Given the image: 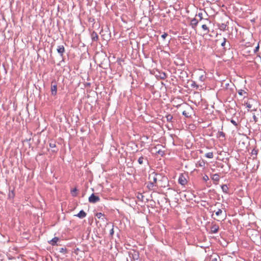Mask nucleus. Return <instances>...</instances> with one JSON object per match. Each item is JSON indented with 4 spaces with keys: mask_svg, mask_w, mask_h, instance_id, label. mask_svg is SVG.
Instances as JSON below:
<instances>
[{
    "mask_svg": "<svg viewBox=\"0 0 261 261\" xmlns=\"http://www.w3.org/2000/svg\"><path fill=\"white\" fill-rule=\"evenodd\" d=\"M156 176L157 174L152 171L149 173L148 177V179L149 180V181H148V189H154L153 188L156 186Z\"/></svg>",
    "mask_w": 261,
    "mask_h": 261,
    "instance_id": "nucleus-1",
    "label": "nucleus"
},
{
    "mask_svg": "<svg viewBox=\"0 0 261 261\" xmlns=\"http://www.w3.org/2000/svg\"><path fill=\"white\" fill-rule=\"evenodd\" d=\"M100 201V198L94 195V194H92L89 197V201L90 203H96L97 202H98Z\"/></svg>",
    "mask_w": 261,
    "mask_h": 261,
    "instance_id": "nucleus-2",
    "label": "nucleus"
},
{
    "mask_svg": "<svg viewBox=\"0 0 261 261\" xmlns=\"http://www.w3.org/2000/svg\"><path fill=\"white\" fill-rule=\"evenodd\" d=\"M51 92L52 95H56L57 92V85L56 82H52L51 85Z\"/></svg>",
    "mask_w": 261,
    "mask_h": 261,
    "instance_id": "nucleus-3",
    "label": "nucleus"
},
{
    "mask_svg": "<svg viewBox=\"0 0 261 261\" xmlns=\"http://www.w3.org/2000/svg\"><path fill=\"white\" fill-rule=\"evenodd\" d=\"M178 182L182 186H185L187 183V180L184 174H181L180 175L178 178Z\"/></svg>",
    "mask_w": 261,
    "mask_h": 261,
    "instance_id": "nucleus-4",
    "label": "nucleus"
},
{
    "mask_svg": "<svg viewBox=\"0 0 261 261\" xmlns=\"http://www.w3.org/2000/svg\"><path fill=\"white\" fill-rule=\"evenodd\" d=\"M219 229V226L218 224L215 223H212L211 227V233H217Z\"/></svg>",
    "mask_w": 261,
    "mask_h": 261,
    "instance_id": "nucleus-5",
    "label": "nucleus"
},
{
    "mask_svg": "<svg viewBox=\"0 0 261 261\" xmlns=\"http://www.w3.org/2000/svg\"><path fill=\"white\" fill-rule=\"evenodd\" d=\"M59 240V239L58 237H54L52 240L48 241L49 244L54 246L56 245L58 241Z\"/></svg>",
    "mask_w": 261,
    "mask_h": 261,
    "instance_id": "nucleus-6",
    "label": "nucleus"
},
{
    "mask_svg": "<svg viewBox=\"0 0 261 261\" xmlns=\"http://www.w3.org/2000/svg\"><path fill=\"white\" fill-rule=\"evenodd\" d=\"M80 218H83L86 216V213L83 211L81 210L77 215H75Z\"/></svg>",
    "mask_w": 261,
    "mask_h": 261,
    "instance_id": "nucleus-7",
    "label": "nucleus"
},
{
    "mask_svg": "<svg viewBox=\"0 0 261 261\" xmlns=\"http://www.w3.org/2000/svg\"><path fill=\"white\" fill-rule=\"evenodd\" d=\"M57 51L61 55L65 52V48L63 45L59 46L57 48Z\"/></svg>",
    "mask_w": 261,
    "mask_h": 261,
    "instance_id": "nucleus-8",
    "label": "nucleus"
},
{
    "mask_svg": "<svg viewBox=\"0 0 261 261\" xmlns=\"http://www.w3.org/2000/svg\"><path fill=\"white\" fill-rule=\"evenodd\" d=\"M198 23V21L196 18H193L191 21V25L193 28H195Z\"/></svg>",
    "mask_w": 261,
    "mask_h": 261,
    "instance_id": "nucleus-9",
    "label": "nucleus"
},
{
    "mask_svg": "<svg viewBox=\"0 0 261 261\" xmlns=\"http://www.w3.org/2000/svg\"><path fill=\"white\" fill-rule=\"evenodd\" d=\"M211 178L214 181L218 182L220 179V176L218 174H214L212 175Z\"/></svg>",
    "mask_w": 261,
    "mask_h": 261,
    "instance_id": "nucleus-10",
    "label": "nucleus"
},
{
    "mask_svg": "<svg viewBox=\"0 0 261 261\" xmlns=\"http://www.w3.org/2000/svg\"><path fill=\"white\" fill-rule=\"evenodd\" d=\"M91 38L93 41H97L98 39V36L97 34L95 32H93L91 34Z\"/></svg>",
    "mask_w": 261,
    "mask_h": 261,
    "instance_id": "nucleus-11",
    "label": "nucleus"
},
{
    "mask_svg": "<svg viewBox=\"0 0 261 261\" xmlns=\"http://www.w3.org/2000/svg\"><path fill=\"white\" fill-rule=\"evenodd\" d=\"M211 261H218V259L220 258L218 254H213L211 256Z\"/></svg>",
    "mask_w": 261,
    "mask_h": 261,
    "instance_id": "nucleus-12",
    "label": "nucleus"
},
{
    "mask_svg": "<svg viewBox=\"0 0 261 261\" xmlns=\"http://www.w3.org/2000/svg\"><path fill=\"white\" fill-rule=\"evenodd\" d=\"M205 74L204 72H202L201 74H200L199 76V80L201 82H203L205 80Z\"/></svg>",
    "mask_w": 261,
    "mask_h": 261,
    "instance_id": "nucleus-13",
    "label": "nucleus"
},
{
    "mask_svg": "<svg viewBox=\"0 0 261 261\" xmlns=\"http://www.w3.org/2000/svg\"><path fill=\"white\" fill-rule=\"evenodd\" d=\"M205 156L207 158L212 159L214 157L213 152H207L205 154Z\"/></svg>",
    "mask_w": 261,
    "mask_h": 261,
    "instance_id": "nucleus-14",
    "label": "nucleus"
},
{
    "mask_svg": "<svg viewBox=\"0 0 261 261\" xmlns=\"http://www.w3.org/2000/svg\"><path fill=\"white\" fill-rule=\"evenodd\" d=\"M166 118L168 122H171L173 119V116L171 114H168L166 115Z\"/></svg>",
    "mask_w": 261,
    "mask_h": 261,
    "instance_id": "nucleus-15",
    "label": "nucleus"
},
{
    "mask_svg": "<svg viewBox=\"0 0 261 261\" xmlns=\"http://www.w3.org/2000/svg\"><path fill=\"white\" fill-rule=\"evenodd\" d=\"M202 28L205 32V34L208 33L209 29L206 24H202Z\"/></svg>",
    "mask_w": 261,
    "mask_h": 261,
    "instance_id": "nucleus-16",
    "label": "nucleus"
},
{
    "mask_svg": "<svg viewBox=\"0 0 261 261\" xmlns=\"http://www.w3.org/2000/svg\"><path fill=\"white\" fill-rule=\"evenodd\" d=\"M223 214V212L222 210L218 209V211L216 212V215L219 217L220 216H221Z\"/></svg>",
    "mask_w": 261,
    "mask_h": 261,
    "instance_id": "nucleus-17",
    "label": "nucleus"
},
{
    "mask_svg": "<svg viewBox=\"0 0 261 261\" xmlns=\"http://www.w3.org/2000/svg\"><path fill=\"white\" fill-rule=\"evenodd\" d=\"M144 196L141 193H138L137 195V198L141 201H143Z\"/></svg>",
    "mask_w": 261,
    "mask_h": 261,
    "instance_id": "nucleus-18",
    "label": "nucleus"
},
{
    "mask_svg": "<svg viewBox=\"0 0 261 261\" xmlns=\"http://www.w3.org/2000/svg\"><path fill=\"white\" fill-rule=\"evenodd\" d=\"M71 193L73 196H76L77 195V189L76 188H74L71 191Z\"/></svg>",
    "mask_w": 261,
    "mask_h": 261,
    "instance_id": "nucleus-19",
    "label": "nucleus"
},
{
    "mask_svg": "<svg viewBox=\"0 0 261 261\" xmlns=\"http://www.w3.org/2000/svg\"><path fill=\"white\" fill-rule=\"evenodd\" d=\"M238 93L241 96H244L245 94H246V92L243 90H239Z\"/></svg>",
    "mask_w": 261,
    "mask_h": 261,
    "instance_id": "nucleus-20",
    "label": "nucleus"
},
{
    "mask_svg": "<svg viewBox=\"0 0 261 261\" xmlns=\"http://www.w3.org/2000/svg\"><path fill=\"white\" fill-rule=\"evenodd\" d=\"M143 160H144V158L142 156H141L138 159V163L140 164H142L143 163Z\"/></svg>",
    "mask_w": 261,
    "mask_h": 261,
    "instance_id": "nucleus-21",
    "label": "nucleus"
},
{
    "mask_svg": "<svg viewBox=\"0 0 261 261\" xmlns=\"http://www.w3.org/2000/svg\"><path fill=\"white\" fill-rule=\"evenodd\" d=\"M49 145L50 148H55L56 147V145L54 142L49 143Z\"/></svg>",
    "mask_w": 261,
    "mask_h": 261,
    "instance_id": "nucleus-22",
    "label": "nucleus"
},
{
    "mask_svg": "<svg viewBox=\"0 0 261 261\" xmlns=\"http://www.w3.org/2000/svg\"><path fill=\"white\" fill-rule=\"evenodd\" d=\"M182 113V115H184L187 117H188L189 116V113H187L186 111H184Z\"/></svg>",
    "mask_w": 261,
    "mask_h": 261,
    "instance_id": "nucleus-23",
    "label": "nucleus"
},
{
    "mask_svg": "<svg viewBox=\"0 0 261 261\" xmlns=\"http://www.w3.org/2000/svg\"><path fill=\"white\" fill-rule=\"evenodd\" d=\"M246 107L248 108V109H251L252 108V105L249 102H247L246 103Z\"/></svg>",
    "mask_w": 261,
    "mask_h": 261,
    "instance_id": "nucleus-24",
    "label": "nucleus"
},
{
    "mask_svg": "<svg viewBox=\"0 0 261 261\" xmlns=\"http://www.w3.org/2000/svg\"><path fill=\"white\" fill-rule=\"evenodd\" d=\"M168 36V34L166 33H164L163 35H162L161 36V37L163 39H165L166 37Z\"/></svg>",
    "mask_w": 261,
    "mask_h": 261,
    "instance_id": "nucleus-25",
    "label": "nucleus"
},
{
    "mask_svg": "<svg viewBox=\"0 0 261 261\" xmlns=\"http://www.w3.org/2000/svg\"><path fill=\"white\" fill-rule=\"evenodd\" d=\"M103 215V214L101 213H98L96 214V216L98 218H100Z\"/></svg>",
    "mask_w": 261,
    "mask_h": 261,
    "instance_id": "nucleus-26",
    "label": "nucleus"
},
{
    "mask_svg": "<svg viewBox=\"0 0 261 261\" xmlns=\"http://www.w3.org/2000/svg\"><path fill=\"white\" fill-rule=\"evenodd\" d=\"M203 178L205 181H207L209 179V178L207 175L204 176Z\"/></svg>",
    "mask_w": 261,
    "mask_h": 261,
    "instance_id": "nucleus-27",
    "label": "nucleus"
},
{
    "mask_svg": "<svg viewBox=\"0 0 261 261\" xmlns=\"http://www.w3.org/2000/svg\"><path fill=\"white\" fill-rule=\"evenodd\" d=\"M259 49V45L258 44L257 46L255 47L254 49V52L256 53L258 50Z\"/></svg>",
    "mask_w": 261,
    "mask_h": 261,
    "instance_id": "nucleus-28",
    "label": "nucleus"
},
{
    "mask_svg": "<svg viewBox=\"0 0 261 261\" xmlns=\"http://www.w3.org/2000/svg\"><path fill=\"white\" fill-rule=\"evenodd\" d=\"M205 163L204 162H202L199 164V166L203 167Z\"/></svg>",
    "mask_w": 261,
    "mask_h": 261,
    "instance_id": "nucleus-29",
    "label": "nucleus"
},
{
    "mask_svg": "<svg viewBox=\"0 0 261 261\" xmlns=\"http://www.w3.org/2000/svg\"><path fill=\"white\" fill-rule=\"evenodd\" d=\"M134 253H135V256H134V259L135 258L137 259V258H138V253L137 252H134Z\"/></svg>",
    "mask_w": 261,
    "mask_h": 261,
    "instance_id": "nucleus-30",
    "label": "nucleus"
},
{
    "mask_svg": "<svg viewBox=\"0 0 261 261\" xmlns=\"http://www.w3.org/2000/svg\"><path fill=\"white\" fill-rule=\"evenodd\" d=\"M254 153L256 154H257V151L255 150H252V153L253 154Z\"/></svg>",
    "mask_w": 261,
    "mask_h": 261,
    "instance_id": "nucleus-31",
    "label": "nucleus"
},
{
    "mask_svg": "<svg viewBox=\"0 0 261 261\" xmlns=\"http://www.w3.org/2000/svg\"><path fill=\"white\" fill-rule=\"evenodd\" d=\"M113 233H114L113 229H112L111 230L110 233H111V235H113Z\"/></svg>",
    "mask_w": 261,
    "mask_h": 261,
    "instance_id": "nucleus-32",
    "label": "nucleus"
},
{
    "mask_svg": "<svg viewBox=\"0 0 261 261\" xmlns=\"http://www.w3.org/2000/svg\"><path fill=\"white\" fill-rule=\"evenodd\" d=\"M225 40H224V42H223L222 43H221V45L222 46H224L225 45Z\"/></svg>",
    "mask_w": 261,
    "mask_h": 261,
    "instance_id": "nucleus-33",
    "label": "nucleus"
},
{
    "mask_svg": "<svg viewBox=\"0 0 261 261\" xmlns=\"http://www.w3.org/2000/svg\"><path fill=\"white\" fill-rule=\"evenodd\" d=\"M198 16L200 17V19H202V13H199L198 14Z\"/></svg>",
    "mask_w": 261,
    "mask_h": 261,
    "instance_id": "nucleus-34",
    "label": "nucleus"
},
{
    "mask_svg": "<svg viewBox=\"0 0 261 261\" xmlns=\"http://www.w3.org/2000/svg\"><path fill=\"white\" fill-rule=\"evenodd\" d=\"M231 122H232L233 124H235V125H236V124H236V122H235L234 121H233V120H232V121H231Z\"/></svg>",
    "mask_w": 261,
    "mask_h": 261,
    "instance_id": "nucleus-35",
    "label": "nucleus"
},
{
    "mask_svg": "<svg viewBox=\"0 0 261 261\" xmlns=\"http://www.w3.org/2000/svg\"><path fill=\"white\" fill-rule=\"evenodd\" d=\"M224 217H225V216H226L225 213H224Z\"/></svg>",
    "mask_w": 261,
    "mask_h": 261,
    "instance_id": "nucleus-36",
    "label": "nucleus"
}]
</instances>
